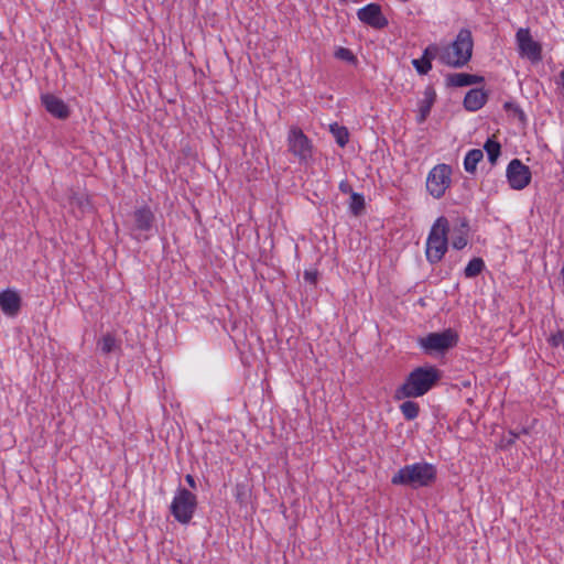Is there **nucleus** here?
<instances>
[{
    "label": "nucleus",
    "mask_w": 564,
    "mask_h": 564,
    "mask_svg": "<svg viewBox=\"0 0 564 564\" xmlns=\"http://www.w3.org/2000/svg\"><path fill=\"white\" fill-rule=\"evenodd\" d=\"M441 378L442 371L435 366L416 367L395 390L394 398L402 400L422 397L426 394Z\"/></svg>",
    "instance_id": "f257e3e1"
},
{
    "label": "nucleus",
    "mask_w": 564,
    "mask_h": 564,
    "mask_svg": "<svg viewBox=\"0 0 564 564\" xmlns=\"http://www.w3.org/2000/svg\"><path fill=\"white\" fill-rule=\"evenodd\" d=\"M437 477V468L427 462H416L400 468L391 478L395 486H409L413 489L432 486Z\"/></svg>",
    "instance_id": "f03ea898"
},
{
    "label": "nucleus",
    "mask_w": 564,
    "mask_h": 564,
    "mask_svg": "<svg viewBox=\"0 0 564 564\" xmlns=\"http://www.w3.org/2000/svg\"><path fill=\"white\" fill-rule=\"evenodd\" d=\"M474 39L471 31L463 28L456 34L454 41L443 46L441 63L453 68L466 66L473 56Z\"/></svg>",
    "instance_id": "7ed1b4c3"
},
{
    "label": "nucleus",
    "mask_w": 564,
    "mask_h": 564,
    "mask_svg": "<svg viewBox=\"0 0 564 564\" xmlns=\"http://www.w3.org/2000/svg\"><path fill=\"white\" fill-rule=\"evenodd\" d=\"M449 221L445 216L436 218L432 225L425 243V257L429 263L436 264L448 249Z\"/></svg>",
    "instance_id": "20e7f679"
},
{
    "label": "nucleus",
    "mask_w": 564,
    "mask_h": 564,
    "mask_svg": "<svg viewBox=\"0 0 564 564\" xmlns=\"http://www.w3.org/2000/svg\"><path fill=\"white\" fill-rule=\"evenodd\" d=\"M155 220V214L149 205L137 207L127 224L130 237L139 242L149 240L153 236Z\"/></svg>",
    "instance_id": "39448f33"
},
{
    "label": "nucleus",
    "mask_w": 564,
    "mask_h": 564,
    "mask_svg": "<svg viewBox=\"0 0 564 564\" xmlns=\"http://www.w3.org/2000/svg\"><path fill=\"white\" fill-rule=\"evenodd\" d=\"M197 505L195 494L184 487H178L170 505V512L178 523L188 524L196 512Z\"/></svg>",
    "instance_id": "423d86ee"
},
{
    "label": "nucleus",
    "mask_w": 564,
    "mask_h": 564,
    "mask_svg": "<svg viewBox=\"0 0 564 564\" xmlns=\"http://www.w3.org/2000/svg\"><path fill=\"white\" fill-rule=\"evenodd\" d=\"M458 339L459 337L456 330L453 328H446L443 332L430 333L425 337L419 338L417 344L427 355L435 352L443 354L455 347Z\"/></svg>",
    "instance_id": "0eeeda50"
},
{
    "label": "nucleus",
    "mask_w": 564,
    "mask_h": 564,
    "mask_svg": "<svg viewBox=\"0 0 564 564\" xmlns=\"http://www.w3.org/2000/svg\"><path fill=\"white\" fill-rule=\"evenodd\" d=\"M514 40L520 57L527 58L533 64L542 61V45L533 40L529 28H519Z\"/></svg>",
    "instance_id": "6e6552de"
},
{
    "label": "nucleus",
    "mask_w": 564,
    "mask_h": 564,
    "mask_svg": "<svg viewBox=\"0 0 564 564\" xmlns=\"http://www.w3.org/2000/svg\"><path fill=\"white\" fill-rule=\"evenodd\" d=\"M452 167L447 164H437L429 173L426 178V189L431 196L440 199L449 187L452 180Z\"/></svg>",
    "instance_id": "1a4fd4ad"
},
{
    "label": "nucleus",
    "mask_w": 564,
    "mask_h": 564,
    "mask_svg": "<svg viewBox=\"0 0 564 564\" xmlns=\"http://www.w3.org/2000/svg\"><path fill=\"white\" fill-rule=\"evenodd\" d=\"M289 151L295 155L299 161L307 162L312 158L313 145L311 140L304 134L302 129L292 127L288 134Z\"/></svg>",
    "instance_id": "9d476101"
},
{
    "label": "nucleus",
    "mask_w": 564,
    "mask_h": 564,
    "mask_svg": "<svg viewBox=\"0 0 564 564\" xmlns=\"http://www.w3.org/2000/svg\"><path fill=\"white\" fill-rule=\"evenodd\" d=\"M506 176L512 189L521 191L530 184L532 174L529 166L519 159H513L507 166Z\"/></svg>",
    "instance_id": "9b49d317"
},
{
    "label": "nucleus",
    "mask_w": 564,
    "mask_h": 564,
    "mask_svg": "<svg viewBox=\"0 0 564 564\" xmlns=\"http://www.w3.org/2000/svg\"><path fill=\"white\" fill-rule=\"evenodd\" d=\"M357 17L359 21L377 30L386 28L389 23L378 3H368L360 8L357 11Z\"/></svg>",
    "instance_id": "f8f14e48"
},
{
    "label": "nucleus",
    "mask_w": 564,
    "mask_h": 564,
    "mask_svg": "<svg viewBox=\"0 0 564 564\" xmlns=\"http://www.w3.org/2000/svg\"><path fill=\"white\" fill-rule=\"evenodd\" d=\"M41 102L45 110L53 117L65 120L70 115V109L59 97L45 93L41 95Z\"/></svg>",
    "instance_id": "ddd939ff"
},
{
    "label": "nucleus",
    "mask_w": 564,
    "mask_h": 564,
    "mask_svg": "<svg viewBox=\"0 0 564 564\" xmlns=\"http://www.w3.org/2000/svg\"><path fill=\"white\" fill-rule=\"evenodd\" d=\"M22 306V299L14 289H6L0 292V308L6 316L15 317Z\"/></svg>",
    "instance_id": "4468645a"
},
{
    "label": "nucleus",
    "mask_w": 564,
    "mask_h": 564,
    "mask_svg": "<svg viewBox=\"0 0 564 564\" xmlns=\"http://www.w3.org/2000/svg\"><path fill=\"white\" fill-rule=\"evenodd\" d=\"M469 224L466 218H459L453 228L452 247L456 250L464 249L468 243Z\"/></svg>",
    "instance_id": "2eb2a0df"
},
{
    "label": "nucleus",
    "mask_w": 564,
    "mask_h": 564,
    "mask_svg": "<svg viewBox=\"0 0 564 564\" xmlns=\"http://www.w3.org/2000/svg\"><path fill=\"white\" fill-rule=\"evenodd\" d=\"M487 101V94L479 88L470 89L464 98V107L469 111H477Z\"/></svg>",
    "instance_id": "dca6fc26"
},
{
    "label": "nucleus",
    "mask_w": 564,
    "mask_h": 564,
    "mask_svg": "<svg viewBox=\"0 0 564 564\" xmlns=\"http://www.w3.org/2000/svg\"><path fill=\"white\" fill-rule=\"evenodd\" d=\"M484 78L478 75H471L466 73H454L446 77V83L452 87H466L474 84L481 83Z\"/></svg>",
    "instance_id": "f3484780"
},
{
    "label": "nucleus",
    "mask_w": 564,
    "mask_h": 564,
    "mask_svg": "<svg viewBox=\"0 0 564 564\" xmlns=\"http://www.w3.org/2000/svg\"><path fill=\"white\" fill-rule=\"evenodd\" d=\"M435 100V93L432 89H426L424 93V98L419 101V116L417 122L422 123L426 120L431 112V108Z\"/></svg>",
    "instance_id": "a211bd4d"
},
{
    "label": "nucleus",
    "mask_w": 564,
    "mask_h": 564,
    "mask_svg": "<svg viewBox=\"0 0 564 564\" xmlns=\"http://www.w3.org/2000/svg\"><path fill=\"white\" fill-rule=\"evenodd\" d=\"M484 153L479 149L469 150L464 158V169L467 173L474 174L477 170V164L482 160Z\"/></svg>",
    "instance_id": "6ab92c4d"
},
{
    "label": "nucleus",
    "mask_w": 564,
    "mask_h": 564,
    "mask_svg": "<svg viewBox=\"0 0 564 564\" xmlns=\"http://www.w3.org/2000/svg\"><path fill=\"white\" fill-rule=\"evenodd\" d=\"M485 269V262L481 258H473L464 269V275L467 279H473L479 275Z\"/></svg>",
    "instance_id": "aec40b11"
},
{
    "label": "nucleus",
    "mask_w": 564,
    "mask_h": 564,
    "mask_svg": "<svg viewBox=\"0 0 564 564\" xmlns=\"http://www.w3.org/2000/svg\"><path fill=\"white\" fill-rule=\"evenodd\" d=\"M329 130L339 147L343 148L348 143L349 132L346 127L333 123L329 126Z\"/></svg>",
    "instance_id": "412c9836"
},
{
    "label": "nucleus",
    "mask_w": 564,
    "mask_h": 564,
    "mask_svg": "<svg viewBox=\"0 0 564 564\" xmlns=\"http://www.w3.org/2000/svg\"><path fill=\"white\" fill-rule=\"evenodd\" d=\"M400 411L405 420L413 421L419 415L420 406L416 402L408 400L400 405Z\"/></svg>",
    "instance_id": "4be33fe9"
},
{
    "label": "nucleus",
    "mask_w": 564,
    "mask_h": 564,
    "mask_svg": "<svg viewBox=\"0 0 564 564\" xmlns=\"http://www.w3.org/2000/svg\"><path fill=\"white\" fill-rule=\"evenodd\" d=\"M349 209L352 215L359 216L365 209V197L362 194L351 192Z\"/></svg>",
    "instance_id": "5701e85b"
},
{
    "label": "nucleus",
    "mask_w": 564,
    "mask_h": 564,
    "mask_svg": "<svg viewBox=\"0 0 564 564\" xmlns=\"http://www.w3.org/2000/svg\"><path fill=\"white\" fill-rule=\"evenodd\" d=\"M484 149L487 152L489 162L491 164H495L497 159L499 158V155L501 153V145H500V143L495 141V140H492V139H488L485 142Z\"/></svg>",
    "instance_id": "b1692460"
},
{
    "label": "nucleus",
    "mask_w": 564,
    "mask_h": 564,
    "mask_svg": "<svg viewBox=\"0 0 564 564\" xmlns=\"http://www.w3.org/2000/svg\"><path fill=\"white\" fill-rule=\"evenodd\" d=\"M98 347L100 348L101 352L102 354H110L111 351H113L116 348H117V340L115 338V336L110 333L104 335L99 340H98Z\"/></svg>",
    "instance_id": "393cba45"
},
{
    "label": "nucleus",
    "mask_w": 564,
    "mask_h": 564,
    "mask_svg": "<svg viewBox=\"0 0 564 564\" xmlns=\"http://www.w3.org/2000/svg\"><path fill=\"white\" fill-rule=\"evenodd\" d=\"M443 46H440L437 44H430L424 51L422 57L424 59H427L432 63L434 58H438L441 61Z\"/></svg>",
    "instance_id": "a878e982"
},
{
    "label": "nucleus",
    "mask_w": 564,
    "mask_h": 564,
    "mask_svg": "<svg viewBox=\"0 0 564 564\" xmlns=\"http://www.w3.org/2000/svg\"><path fill=\"white\" fill-rule=\"evenodd\" d=\"M248 486L245 482H238L236 484L234 488V496L240 505H243L247 502L248 498Z\"/></svg>",
    "instance_id": "bb28decb"
},
{
    "label": "nucleus",
    "mask_w": 564,
    "mask_h": 564,
    "mask_svg": "<svg viewBox=\"0 0 564 564\" xmlns=\"http://www.w3.org/2000/svg\"><path fill=\"white\" fill-rule=\"evenodd\" d=\"M334 56L338 59L348 62L350 64L357 63V57L354 55V53L349 48H346V47H338L335 51Z\"/></svg>",
    "instance_id": "cd10ccee"
},
{
    "label": "nucleus",
    "mask_w": 564,
    "mask_h": 564,
    "mask_svg": "<svg viewBox=\"0 0 564 564\" xmlns=\"http://www.w3.org/2000/svg\"><path fill=\"white\" fill-rule=\"evenodd\" d=\"M412 65L420 75H426L432 69V63L423 57L413 59Z\"/></svg>",
    "instance_id": "c85d7f7f"
},
{
    "label": "nucleus",
    "mask_w": 564,
    "mask_h": 564,
    "mask_svg": "<svg viewBox=\"0 0 564 564\" xmlns=\"http://www.w3.org/2000/svg\"><path fill=\"white\" fill-rule=\"evenodd\" d=\"M530 433V430L529 427H521L520 430H510L509 431V435L511 436L508 441H507V445L510 446L512 444H514L516 440L518 437H520V435H527Z\"/></svg>",
    "instance_id": "c756f323"
},
{
    "label": "nucleus",
    "mask_w": 564,
    "mask_h": 564,
    "mask_svg": "<svg viewBox=\"0 0 564 564\" xmlns=\"http://www.w3.org/2000/svg\"><path fill=\"white\" fill-rule=\"evenodd\" d=\"M547 341L552 347H558L561 345L564 346V333L562 330H557L549 337Z\"/></svg>",
    "instance_id": "7c9ffc66"
},
{
    "label": "nucleus",
    "mask_w": 564,
    "mask_h": 564,
    "mask_svg": "<svg viewBox=\"0 0 564 564\" xmlns=\"http://www.w3.org/2000/svg\"><path fill=\"white\" fill-rule=\"evenodd\" d=\"M304 279L311 284H315L318 280V272L316 270H305Z\"/></svg>",
    "instance_id": "2f4dec72"
},
{
    "label": "nucleus",
    "mask_w": 564,
    "mask_h": 564,
    "mask_svg": "<svg viewBox=\"0 0 564 564\" xmlns=\"http://www.w3.org/2000/svg\"><path fill=\"white\" fill-rule=\"evenodd\" d=\"M185 480H186V482L188 484V486H189L192 489H195V488H196V480H195V478H194V476H193V475L187 474V475L185 476Z\"/></svg>",
    "instance_id": "473e14b6"
},
{
    "label": "nucleus",
    "mask_w": 564,
    "mask_h": 564,
    "mask_svg": "<svg viewBox=\"0 0 564 564\" xmlns=\"http://www.w3.org/2000/svg\"><path fill=\"white\" fill-rule=\"evenodd\" d=\"M339 189L343 192V193H349L351 192V188L349 186V184L347 182H340L339 184Z\"/></svg>",
    "instance_id": "72a5a7b5"
},
{
    "label": "nucleus",
    "mask_w": 564,
    "mask_h": 564,
    "mask_svg": "<svg viewBox=\"0 0 564 564\" xmlns=\"http://www.w3.org/2000/svg\"><path fill=\"white\" fill-rule=\"evenodd\" d=\"M557 84L564 88V69L560 72Z\"/></svg>",
    "instance_id": "f704fd0d"
}]
</instances>
